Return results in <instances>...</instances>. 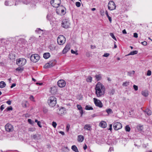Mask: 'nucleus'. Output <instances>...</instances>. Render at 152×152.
Returning <instances> with one entry per match:
<instances>
[{"instance_id": "35", "label": "nucleus", "mask_w": 152, "mask_h": 152, "mask_svg": "<svg viewBox=\"0 0 152 152\" xmlns=\"http://www.w3.org/2000/svg\"><path fill=\"white\" fill-rule=\"evenodd\" d=\"M69 150V149L67 147H64L62 149V151L64 152H68Z\"/></svg>"}, {"instance_id": "25", "label": "nucleus", "mask_w": 152, "mask_h": 152, "mask_svg": "<svg viewBox=\"0 0 152 152\" xmlns=\"http://www.w3.org/2000/svg\"><path fill=\"white\" fill-rule=\"evenodd\" d=\"M6 85L5 83L3 81L0 82V88H2L4 87Z\"/></svg>"}, {"instance_id": "20", "label": "nucleus", "mask_w": 152, "mask_h": 152, "mask_svg": "<svg viewBox=\"0 0 152 152\" xmlns=\"http://www.w3.org/2000/svg\"><path fill=\"white\" fill-rule=\"evenodd\" d=\"M77 138L78 141L79 142H82L84 139V137L81 135L78 136Z\"/></svg>"}, {"instance_id": "26", "label": "nucleus", "mask_w": 152, "mask_h": 152, "mask_svg": "<svg viewBox=\"0 0 152 152\" xmlns=\"http://www.w3.org/2000/svg\"><path fill=\"white\" fill-rule=\"evenodd\" d=\"M142 94L143 96L145 97H147L148 95V91L147 90L142 91Z\"/></svg>"}, {"instance_id": "4", "label": "nucleus", "mask_w": 152, "mask_h": 152, "mask_svg": "<svg viewBox=\"0 0 152 152\" xmlns=\"http://www.w3.org/2000/svg\"><path fill=\"white\" fill-rule=\"evenodd\" d=\"M26 61L24 58H20L17 60L16 64L19 66H22L26 63Z\"/></svg>"}, {"instance_id": "51", "label": "nucleus", "mask_w": 152, "mask_h": 152, "mask_svg": "<svg viewBox=\"0 0 152 152\" xmlns=\"http://www.w3.org/2000/svg\"><path fill=\"white\" fill-rule=\"evenodd\" d=\"M70 126L69 124H68L67 125L66 130L67 132H68L69 131V129Z\"/></svg>"}, {"instance_id": "22", "label": "nucleus", "mask_w": 152, "mask_h": 152, "mask_svg": "<svg viewBox=\"0 0 152 152\" xmlns=\"http://www.w3.org/2000/svg\"><path fill=\"white\" fill-rule=\"evenodd\" d=\"M96 80L97 81H98L101 80L102 78V75L101 74H99L98 75H96L95 76Z\"/></svg>"}, {"instance_id": "6", "label": "nucleus", "mask_w": 152, "mask_h": 152, "mask_svg": "<svg viewBox=\"0 0 152 152\" xmlns=\"http://www.w3.org/2000/svg\"><path fill=\"white\" fill-rule=\"evenodd\" d=\"M39 56L38 54H35L31 56L30 59L33 62H36L39 60Z\"/></svg>"}, {"instance_id": "17", "label": "nucleus", "mask_w": 152, "mask_h": 152, "mask_svg": "<svg viewBox=\"0 0 152 152\" xmlns=\"http://www.w3.org/2000/svg\"><path fill=\"white\" fill-rule=\"evenodd\" d=\"M84 129L85 130L91 131V125L89 124H86L84 126Z\"/></svg>"}, {"instance_id": "24", "label": "nucleus", "mask_w": 152, "mask_h": 152, "mask_svg": "<svg viewBox=\"0 0 152 152\" xmlns=\"http://www.w3.org/2000/svg\"><path fill=\"white\" fill-rule=\"evenodd\" d=\"M71 148L72 150L75 152H79V151L77 149V147L75 145H73L72 146Z\"/></svg>"}, {"instance_id": "14", "label": "nucleus", "mask_w": 152, "mask_h": 152, "mask_svg": "<svg viewBox=\"0 0 152 152\" xmlns=\"http://www.w3.org/2000/svg\"><path fill=\"white\" fill-rule=\"evenodd\" d=\"M57 113L58 114L60 115L64 114L66 113L65 109L64 107H61L57 110Z\"/></svg>"}, {"instance_id": "42", "label": "nucleus", "mask_w": 152, "mask_h": 152, "mask_svg": "<svg viewBox=\"0 0 152 152\" xmlns=\"http://www.w3.org/2000/svg\"><path fill=\"white\" fill-rule=\"evenodd\" d=\"M52 125L53 126L54 128H56V126H57V124L56 123V122H54V121H53L52 122Z\"/></svg>"}, {"instance_id": "58", "label": "nucleus", "mask_w": 152, "mask_h": 152, "mask_svg": "<svg viewBox=\"0 0 152 152\" xmlns=\"http://www.w3.org/2000/svg\"><path fill=\"white\" fill-rule=\"evenodd\" d=\"M100 14L101 15H103L104 14V12L103 10H101L100 11Z\"/></svg>"}, {"instance_id": "28", "label": "nucleus", "mask_w": 152, "mask_h": 152, "mask_svg": "<svg viewBox=\"0 0 152 152\" xmlns=\"http://www.w3.org/2000/svg\"><path fill=\"white\" fill-rule=\"evenodd\" d=\"M47 19L48 20L50 21L52 19V16L50 14H48L47 16Z\"/></svg>"}, {"instance_id": "8", "label": "nucleus", "mask_w": 152, "mask_h": 152, "mask_svg": "<svg viewBox=\"0 0 152 152\" xmlns=\"http://www.w3.org/2000/svg\"><path fill=\"white\" fill-rule=\"evenodd\" d=\"M108 9L110 10H115L116 8V5L114 2L112 1H109L108 4Z\"/></svg>"}, {"instance_id": "30", "label": "nucleus", "mask_w": 152, "mask_h": 152, "mask_svg": "<svg viewBox=\"0 0 152 152\" xmlns=\"http://www.w3.org/2000/svg\"><path fill=\"white\" fill-rule=\"evenodd\" d=\"M85 109L87 110H93V107L89 105H86L85 107Z\"/></svg>"}, {"instance_id": "43", "label": "nucleus", "mask_w": 152, "mask_h": 152, "mask_svg": "<svg viewBox=\"0 0 152 152\" xmlns=\"http://www.w3.org/2000/svg\"><path fill=\"white\" fill-rule=\"evenodd\" d=\"M42 31V30L39 28H38L35 30V31L36 32H38L39 33H40Z\"/></svg>"}, {"instance_id": "38", "label": "nucleus", "mask_w": 152, "mask_h": 152, "mask_svg": "<svg viewBox=\"0 0 152 152\" xmlns=\"http://www.w3.org/2000/svg\"><path fill=\"white\" fill-rule=\"evenodd\" d=\"M125 129L126 132H129L130 130V128L129 126L127 125L125 126Z\"/></svg>"}, {"instance_id": "44", "label": "nucleus", "mask_w": 152, "mask_h": 152, "mask_svg": "<svg viewBox=\"0 0 152 152\" xmlns=\"http://www.w3.org/2000/svg\"><path fill=\"white\" fill-rule=\"evenodd\" d=\"M23 70V69L20 67H18L16 69V70L18 71H22Z\"/></svg>"}, {"instance_id": "3", "label": "nucleus", "mask_w": 152, "mask_h": 152, "mask_svg": "<svg viewBox=\"0 0 152 152\" xmlns=\"http://www.w3.org/2000/svg\"><path fill=\"white\" fill-rule=\"evenodd\" d=\"M57 42L58 44L59 45H62L65 43L66 38L63 35H60L57 38Z\"/></svg>"}, {"instance_id": "32", "label": "nucleus", "mask_w": 152, "mask_h": 152, "mask_svg": "<svg viewBox=\"0 0 152 152\" xmlns=\"http://www.w3.org/2000/svg\"><path fill=\"white\" fill-rule=\"evenodd\" d=\"M105 14L106 15V16L108 18L110 22V23H111L112 21V18L111 17H110L109 16V15L108 13L107 10L106 11Z\"/></svg>"}, {"instance_id": "12", "label": "nucleus", "mask_w": 152, "mask_h": 152, "mask_svg": "<svg viewBox=\"0 0 152 152\" xmlns=\"http://www.w3.org/2000/svg\"><path fill=\"white\" fill-rule=\"evenodd\" d=\"M5 129L6 131L11 132L13 130V127L11 124H7L5 126Z\"/></svg>"}, {"instance_id": "54", "label": "nucleus", "mask_w": 152, "mask_h": 152, "mask_svg": "<svg viewBox=\"0 0 152 152\" xmlns=\"http://www.w3.org/2000/svg\"><path fill=\"white\" fill-rule=\"evenodd\" d=\"M133 36L135 38H137L138 37V34L136 33H134Z\"/></svg>"}, {"instance_id": "64", "label": "nucleus", "mask_w": 152, "mask_h": 152, "mask_svg": "<svg viewBox=\"0 0 152 152\" xmlns=\"http://www.w3.org/2000/svg\"><path fill=\"white\" fill-rule=\"evenodd\" d=\"M122 33L123 34H126V32L125 29H124Z\"/></svg>"}, {"instance_id": "41", "label": "nucleus", "mask_w": 152, "mask_h": 152, "mask_svg": "<svg viewBox=\"0 0 152 152\" xmlns=\"http://www.w3.org/2000/svg\"><path fill=\"white\" fill-rule=\"evenodd\" d=\"M35 130V129L34 128H30L28 129V131L30 132H34Z\"/></svg>"}, {"instance_id": "59", "label": "nucleus", "mask_w": 152, "mask_h": 152, "mask_svg": "<svg viewBox=\"0 0 152 152\" xmlns=\"http://www.w3.org/2000/svg\"><path fill=\"white\" fill-rule=\"evenodd\" d=\"M6 103L9 105H10L11 104V102L10 100H8L7 101Z\"/></svg>"}, {"instance_id": "15", "label": "nucleus", "mask_w": 152, "mask_h": 152, "mask_svg": "<svg viewBox=\"0 0 152 152\" xmlns=\"http://www.w3.org/2000/svg\"><path fill=\"white\" fill-rule=\"evenodd\" d=\"M50 92L53 94H56L57 92V88L55 86H53L51 87L50 89Z\"/></svg>"}, {"instance_id": "31", "label": "nucleus", "mask_w": 152, "mask_h": 152, "mask_svg": "<svg viewBox=\"0 0 152 152\" xmlns=\"http://www.w3.org/2000/svg\"><path fill=\"white\" fill-rule=\"evenodd\" d=\"M130 82L129 81H126L124 82L123 83L122 86H127L128 85H129Z\"/></svg>"}, {"instance_id": "33", "label": "nucleus", "mask_w": 152, "mask_h": 152, "mask_svg": "<svg viewBox=\"0 0 152 152\" xmlns=\"http://www.w3.org/2000/svg\"><path fill=\"white\" fill-rule=\"evenodd\" d=\"M106 111L108 115L113 113L112 110L110 108L106 109Z\"/></svg>"}, {"instance_id": "9", "label": "nucleus", "mask_w": 152, "mask_h": 152, "mask_svg": "<svg viewBox=\"0 0 152 152\" xmlns=\"http://www.w3.org/2000/svg\"><path fill=\"white\" fill-rule=\"evenodd\" d=\"M55 60H52L46 64L44 66L45 68H48L54 66L55 64Z\"/></svg>"}, {"instance_id": "21", "label": "nucleus", "mask_w": 152, "mask_h": 152, "mask_svg": "<svg viewBox=\"0 0 152 152\" xmlns=\"http://www.w3.org/2000/svg\"><path fill=\"white\" fill-rule=\"evenodd\" d=\"M64 8V7L63 6H61L58 9H57V13H58V11H61V13L64 14V9H63V8Z\"/></svg>"}, {"instance_id": "27", "label": "nucleus", "mask_w": 152, "mask_h": 152, "mask_svg": "<svg viewBox=\"0 0 152 152\" xmlns=\"http://www.w3.org/2000/svg\"><path fill=\"white\" fill-rule=\"evenodd\" d=\"M145 112L146 113V114L148 115L151 114V112L149 109H146L145 111Z\"/></svg>"}, {"instance_id": "5", "label": "nucleus", "mask_w": 152, "mask_h": 152, "mask_svg": "<svg viewBox=\"0 0 152 152\" xmlns=\"http://www.w3.org/2000/svg\"><path fill=\"white\" fill-rule=\"evenodd\" d=\"M70 25L69 20L67 19H64L61 23L62 26L63 28H68Z\"/></svg>"}, {"instance_id": "34", "label": "nucleus", "mask_w": 152, "mask_h": 152, "mask_svg": "<svg viewBox=\"0 0 152 152\" xmlns=\"http://www.w3.org/2000/svg\"><path fill=\"white\" fill-rule=\"evenodd\" d=\"M92 78L91 76H88L86 79V81L88 82H91L92 80Z\"/></svg>"}, {"instance_id": "50", "label": "nucleus", "mask_w": 152, "mask_h": 152, "mask_svg": "<svg viewBox=\"0 0 152 152\" xmlns=\"http://www.w3.org/2000/svg\"><path fill=\"white\" fill-rule=\"evenodd\" d=\"M110 55L109 53H106L104 54V55H103V56L104 57H108Z\"/></svg>"}, {"instance_id": "47", "label": "nucleus", "mask_w": 152, "mask_h": 152, "mask_svg": "<svg viewBox=\"0 0 152 152\" xmlns=\"http://www.w3.org/2000/svg\"><path fill=\"white\" fill-rule=\"evenodd\" d=\"M134 88L135 91H137L138 89V86L135 85H134L133 86Z\"/></svg>"}, {"instance_id": "18", "label": "nucleus", "mask_w": 152, "mask_h": 152, "mask_svg": "<svg viewBox=\"0 0 152 152\" xmlns=\"http://www.w3.org/2000/svg\"><path fill=\"white\" fill-rule=\"evenodd\" d=\"M99 126L102 127L103 128H105L107 126V124L106 122L105 121H101L100 124Z\"/></svg>"}, {"instance_id": "57", "label": "nucleus", "mask_w": 152, "mask_h": 152, "mask_svg": "<svg viewBox=\"0 0 152 152\" xmlns=\"http://www.w3.org/2000/svg\"><path fill=\"white\" fill-rule=\"evenodd\" d=\"M37 125L39 127H42V126L41 124V122L39 121L37 123Z\"/></svg>"}, {"instance_id": "53", "label": "nucleus", "mask_w": 152, "mask_h": 152, "mask_svg": "<svg viewBox=\"0 0 152 152\" xmlns=\"http://www.w3.org/2000/svg\"><path fill=\"white\" fill-rule=\"evenodd\" d=\"M29 99H30V100L32 101H34V98L33 96L31 95L29 97Z\"/></svg>"}, {"instance_id": "45", "label": "nucleus", "mask_w": 152, "mask_h": 152, "mask_svg": "<svg viewBox=\"0 0 152 152\" xmlns=\"http://www.w3.org/2000/svg\"><path fill=\"white\" fill-rule=\"evenodd\" d=\"M151 72L150 70H148L147 73V76H150L151 75Z\"/></svg>"}, {"instance_id": "39", "label": "nucleus", "mask_w": 152, "mask_h": 152, "mask_svg": "<svg viewBox=\"0 0 152 152\" xmlns=\"http://www.w3.org/2000/svg\"><path fill=\"white\" fill-rule=\"evenodd\" d=\"M77 109L79 110H83L82 108L80 105L77 104Z\"/></svg>"}, {"instance_id": "13", "label": "nucleus", "mask_w": 152, "mask_h": 152, "mask_svg": "<svg viewBox=\"0 0 152 152\" xmlns=\"http://www.w3.org/2000/svg\"><path fill=\"white\" fill-rule=\"evenodd\" d=\"M66 84V83L65 80H59L57 82V85L60 88L64 87Z\"/></svg>"}, {"instance_id": "7", "label": "nucleus", "mask_w": 152, "mask_h": 152, "mask_svg": "<svg viewBox=\"0 0 152 152\" xmlns=\"http://www.w3.org/2000/svg\"><path fill=\"white\" fill-rule=\"evenodd\" d=\"M50 3L54 7L58 8L61 3V0H51Z\"/></svg>"}, {"instance_id": "40", "label": "nucleus", "mask_w": 152, "mask_h": 152, "mask_svg": "<svg viewBox=\"0 0 152 152\" xmlns=\"http://www.w3.org/2000/svg\"><path fill=\"white\" fill-rule=\"evenodd\" d=\"M5 5L8 6H10L12 5V4H10L9 1H6L5 2Z\"/></svg>"}, {"instance_id": "63", "label": "nucleus", "mask_w": 152, "mask_h": 152, "mask_svg": "<svg viewBox=\"0 0 152 152\" xmlns=\"http://www.w3.org/2000/svg\"><path fill=\"white\" fill-rule=\"evenodd\" d=\"M59 132L62 135H64L65 134L64 132L62 131H60Z\"/></svg>"}, {"instance_id": "46", "label": "nucleus", "mask_w": 152, "mask_h": 152, "mask_svg": "<svg viewBox=\"0 0 152 152\" xmlns=\"http://www.w3.org/2000/svg\"><path fill=\"white\" fill-rule=\"evenodd\" d=\"M77 7H79L80 6V3L79 2H77L75 3Z\"/></svg>"}, {"instance_id": "16", "label": "nucleus", "mask_w": 152, "mask_h": 152, "mask_svg": "<svg viewBox=\"0 0 152 152\" xmlns=\"http://www.w3.org/2000/svg\"><path fill=\"white\" fill-rule=\"evenodd\" d=\"M70 49V47L69 45H67L62 51L63 54H65Z\"/></svg>"}, {"instance_id": "49", "label": "nucleus", "mask_w": 152, "mask_h": 152, "mask_svg": "<svg viewBox=\"0 0 152 152\" xmlns=\"http://www.w3.org/2000/svg\"><path fill=\"white\" fill-rule=\"evenodd\" d=\"M28 122L31 124H32L34 123V122L32 121L30 119H28Z\"/></svg>"}, {"instance_id": "19", "label": "nucleus", "mask_w": 152, "mask_h": 152, "mask_svg": "<svg viewBox=\"0 0 152 152\" xmlns=\"http://www.w3.org/2000/svg\"><path fill=\"white\" fill-rule=\"evenodd\" d=\"M40 135L37 134H34L33 135H31V137H32L34 140H38L40 139Z\"/></svg>"}, {"instance_id": "48", "label": "nucleus", "mask_w": 152, "mask_h": 152, "mask_svg": "<svg viewBox=\"0 0 152 152\" xmlns=\"http://www.w3.org/2000/svg\"><path fill=\"white\" fill-rule=\"evenodd\" d=\"M6 110L7 111L12 110V108L11 106L8 107L7 108Z\"/></svg>"}, {"instance_id": "55", "label": "nucleus", "mask_w": 152, "mask_h": 152, "mask_svg": "<svg viewBox=\"0 0 152 152\" xmlns=\"http://www.w3.org/2000/svg\"><path fill=\"white\" fill-rule=\"evenodd\" d=\"M4 104H2L0 107V109L2 111L4 108Z\"/></svg>"}, {"instance_id": "29", "label": "nucleus", "mask_w": 152, "mask_h": 152, "mask_svg": "<svg viewBox=\"0 0 152 152\" xmlns=\"http://www.w3.org/2000/svg\"><path fill=\"white\" fill-rule=\"evenodd\" d=\"M137 53L138 51L137 50L132 51L128 55H134L137 54Z\"/></svg>"}, {"instance_id": "62", "label": "nucleus", "mask_w": 152, "mask_h": 152, "mask_svg": "<svg viewBox=\"0 0 152 152\" xmlns=\"http://www.w3.org/2000/svg\"><path fill=\"white\" fill-rule=\"evenodd\" d=\"M48 110L47 109L44 108L43 109V111L45 113H46L48 112Z\"/></svg>"}, {"instance_id": "60", "label": "nucleus", "mask_w": 152, "mask_h": 152, "mask_svg": "<svg viewBox=\"0 0 152 152\" xmlns=\"http://www.w3.org/2000/svg\"><path fill=\"white\" fill-rule=\"evenodd\" d=\"M80 112L81 115L80 116L82 117L83 113V110H80Z\"/></svg>"}, {"instance_id": "37", "label": "nucleus", "mask_w": 152, "mask_h": 152, "mask_svg": "<svg viewBox=\"0 0 152 152\" xmlns=\"http://www.w3.org/2000/svg\"><path fill=\"white\" fill-rule=\"evenodd\" d=\"M110 36L115 40L117 41L114 35L112 33H111L110 34Z\"/></svg>"}, {"instance_id": "2", "label": "nucleus", "mask_w": 152, "mask_h": 152, "mask_svg": "<svg viewBox=\"0 0 152 152\" xmlns=\"http://www.w3.org/2000/svg\"><path fill=\"white\" fill-rule=\"evenodd\" d=\"M48 104L51 107H54L56 104V99L53 96H50L48 101Z\"/></svg>"}, {"instance_id": "1", "label": "nucleus", "mask_w": 152, "mask_h": 152, "mask_svg": "<svg viewBox=\"0 0 152 152\" xmlns=\"http://www.w3.org/2000/svg\"><path fill=\"white\" fill-rule=\"evenodd\" d=\"M95 89L96 94L98 97H101L104 95L105 89L101 83L99 82L96 84Z\"/></svg>"}, {"instance_id": "36", "label": "nucleus", "mask_w": 152, "mask_h": 152, "mask_svg": "<svg viewBox=\"0 0 152 152\" xmlns=\"http://www.w3.org/2000/svg\"><path fill=\"white\" fill-rule=\"evenodd\" d=\"M138 129L140 131H142L143 129V126L139 125L137 126Z\"/></svg>"}, {"instance_id": "56", "label": "nucleus", "mask_w": 152, "mask_h": 152, "mask_svg": "<svg viewBox=\"0 0 152 152\" xmlns=\"http://www.w3.org/2000/svg\"><path fill=\"white\" fill-rule=\"evenodd\" d=\"M115 92V90L114 89H113L112 90H111L110 94L112 95H113L114 94V93Z\"/></svg>"}, {"instance_id": "10", "label": "nucleus", "mask_w": 152, "mask_h": 152, "mask_svg": "<svg viewBox=\"0 0 152 152\" xmlns=\"http://www.w3.org/2000/svg\"><path fill=\"white\" fill-rule=\"evenodd\" d=\"M113 127L115 130H118L122 128V125L120 122H116L114 123Z\"/></svg>"}, {"instance_id": "52", "label": "nucleus", "mask_w": 152, "mask_h": 152, "mask_svg": "<svg viewBox=\"0 0 152 152\" xmlns=\"http://www.w3.org/2000/svg\"><path fill=\"white\" fill-rule=\"evenodd\" d=\"M141 43L144 45H147V42L145 41L142 42Z\"/></svg>"}, {"instance_id": "23", "label": "nucleus", "mask_w": 152, "mask_h": 152, "mask_svg": "<svg viewBox=\"0 0 152 152\" xmlns=\"http://www.w3.org/2000/svg\"><path fill=\"white\" fill-rule=\"evenodd\" d=\"M50 56V54L49 53H45L43 54V57L45 59L48 58Z\"/></svg>"}, {"instance_id": "61", "label": "nucleus", "mask_w": 152, "mask_h": 152, "mask_svg": "<svg viewBox=\"0 0 152 152\" xmlns=\"http://www.w3.org/2000/svg\"><path fill=\"white\" fill-rule=\"evenodd\" d=\"M16 86V84L15 83H13L11 86L10 87L11 88H13V87H15Z\"/></svg>"}, {"instance_id": "11", "label": "nucleus", "mask_w": 152, "mask_h": 152, "mask_svg": "<svg viewBox=\"0 0 152 152\" xmlns=\"http://www.w3.org/2000/svg\"><path fill=\"white\" fill-rule=\"evenodd\" d=\"M93 99L94 104L96 106L99 107H102L103 104L101 101L95 98H94Z\"/></svg>"}]
</instances>
